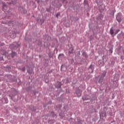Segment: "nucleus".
Returning a JSON list of instances; mask_svg holds the SVG:
<instances>
[{
	"instance_id": "7ed1b4c3",
	"label": "nucleus",
	"mask_w": 124,
	"mask_h": 124,
	"mask_svg": "<svg viewBox=\"0 0 124 124\" xmlns=\"http://www.w3.org/2000/svg\"><path fill=\"white\" fill-rule=\"evenodd\" d=\"M122 14L121 13H118V15L117 16H116V19L117 20L118 22L119 23H121L122 21Z\"/></svg>"
},
{
	"instance_id": "f3484780",
	"label": "nucleus",
	"mask_w": 124,
	"mask_h": 124,
	"mask_svg": "<svg viewBox=\"0 0 124 124\" xmlns=\"http://www.w3.org/2000/svg\"><path fill=\"white\" fill-rule=\"evenodd\" d=\"M5 7V6H3V8H4Z\"/></svg>"
},
{
	"instance_id": "9b49d317",
	"label": "nucleus",
	"mask_w": 124,
	"mask_h": 124,
	"mask_svg": "<svg viewBox=\"0 0 124 124\" xmlns=\"http://www.w3.org/2000/svg\"><path fill=\"white\" fill-rule=\"evenodd\" d=\"M74 52V49H71V51L69 52V55H70L71 54L73 53Z\"/></svg>"
},
{
	"instance_id": "f257e3e1",
	"label": "nucleus",
	"mask_w": 124,
	"mask_h": 124,
	"mask_svg": "<svg viewBox=\"0 0 124 124\" xmlns=\"http://www.w3.org/2000/svg\"><path fill=\"white\" fill-rule=\"evenodd\" d=\"M106 72H104L101 75L95 78V81L96 83H102L104 81V78L106 76Z\"/></svg>"
},
{
	"instance_id": "423d86ee",
	"label": "nucleus",
	"mask_w": 124,
	"mask_h": 124,
	"mask_svg": "<svg viewBox=\"0 0 124 124\" xmlns=\"http://www.w3.org/2000/svg\"><path fill=\"white\" fill-rule=\"evenodd\" d=\"M66 70H67L66 67H65V66H62V67H61L62 71H66Z\"/></svg>"
},
{
	"instance_id": "2eb2a0df",
	"label": "nucleus",
	"mask_w": 124,
	"mask_h": 124,
	"mask_svg": "<svg viewBox=\"0 0 124 124\" xmlns=\"http://www.w3.org/2000/svg\"><path fill=\"white\" fill-rule=\"evenodd\" d=\"M48 81H49V80L48 79H46V83H47Z\"/></svg>"
},
{
	"instance_id": "20e7f679",
	"label": "nucleus",
	"mask_w": 124,
	"mask_h": 124,
	"mask_svg": "<svg viewBox=\"0 0 124 124\" xmlns=\"http://www.w3.org/2000/svg\"><path fill=\"white\" fill-rule=\"evenodd\" d=\"M94 69L93 65H90L89 68H88V71L90 73H93V69Z\"/></svg>"
},
{
	"instance_id": "dca6fc26",
	"label": "nucleus",
	"mask_w": 124,
	"mask_h": 124,
	"mask_svg": "<svg viewBox=\"0 0 124 124\" xmlns=\"http://www.w3.org/2000/svg\"><path fill=\"white\" fill-rule=\"evenodd\" d=\"M62 2H63L64 1V0H62Z\"/></svg>"
},
{
	"instance_id": "a211bd4d",
	"label": "nucleus",
	"mask_w": 124,
	"mask_h": 124,
	"mask_svg": "<svg viewBox=\"0 0 124 124\" xmlns=\"http://www.w3.org/2000/svg\"><path fill=\"white\" fill-rule=\"evenodd\" d=\"M49 123H50V121H49Z\"/></svg>"
},
{
	"instance_id": "9d476101",
	"label": "nucleus",
	"mask_w": 124,
	"mask_h": 124,
	"mask_svg": "<svg viewBox=\"0 0 124 124\" xmlns=\"http://www.w3.org/2000/svg\"><path fill=\"white\" fill-rule=\"evenodd\" d=\"M120 31V30H116V32L114 33V35H116V34H117V33H118Z\"/></svg>"
},
{
	"instance_id": "ddd939ff",
	"label": "nucleus",
	"mask_w": 124,
	"mask_h": 124,
	"mask_svg": "<svg viewBox=\"0 0 124 124\" xmlns=\"http://www.w3.org/2000/svg\"><path fill=\"white\" fill-rule=\"evenodd\" d=\"M63 56H64V55H63V54L59 55V58H60L61 57H63Z\"/></svg>"
},
{
	"instance_id": "f03ea898",
	"label": "nucleus",
	"mask_w": 124,
	"mask_h": 124,
	"mask_svg": "<svg viewBox=\"0 0 124 124\" xmlns=\"http://www.w3.org/2000/svg\"><path fill=\"white\" fill-rule=\"evenodd\" d=\"M81 93H82V91L81 90L77 89V90L75 91L74 94L75 95V96L79 97L81 96Z\"/></svg>"
},
{
	"instance_id": "6e6552de",
	"label": "nucleus",
	"mask_w": 124,
	"mask_h": 124,
	"mask_svg": "<svg viewBox=\"0 0 124 124\" xmlns=\"http://www.w3.org/2000/svg\"><path fill=\"white\" fill-rule=\"evenodd\" d=\"M57 83H58V85H57V86H56V87L57 88H58V89L61 88V83L58 82Z\"/></svg>"
},
{
	"instance_id": "1a4fd4ad",
	"label": "nucleus",
	"mask_w": 124,
	"mask_h": 124,
	"mask_svg": "<svg viewBox=\"0 0 124 124\" xmlns=\"http://www.w3.org/2000/svg\"><path fill=\"white\" fill-rule=\"evenodd\" d=\"M81 121L80 119L77 120V124H81Z\"/></svg>"
},
{
	"instance_id": "0eeeda50",
	"label": "nucleus",
	"mask_w": 124,
	"mask_h": 124,
	"mask_svg": "<svg viewBox=\"0 0 124 124\" xmlns=\"http://www.w3.org/2000/svg\"><path fill=\"white\" fill-rule=\"evenodd\" d=\"M110 34L111 35H114V30L112 29H110Z\"/></svg>"
},
{
	"instance_id": "4468645a",
	"label": "nucleus",
	"mask_w": 124,
	"mask_h": 124,
	"mask_svg": "<svg viewBox=\"0 0 124 124\" xmlns=\"http://www.w3.org/2000/svg\"><path fill=\"white\" fill-rule=\"evenodd\" d=\"M25 67H23V68H22V71H25Z\"/></svg>"
},
{
	"instance_id": "39448f33",
	"label": "nucleus",
	"mask_w": 124,
	"mask_h": 124,
	"mask_svg": "<svg viewBox=\"0 0 124 124\" xmlns=\"http://www.w3.org/2000/svg\"><path fill=\"white\" fill-rule=\"evenodd\" d=\"M106 113L104 112L103 114H100V118H103L104 117H106Z\"/></svg>"
},
{
	"instance_id": "f8f14e48",
	"label": "nucleus",
	"mask_w": 124,
	"mask_h": 124,
	"mask_svg": "<svg viewBox=\"0 0 124 124\" xmlns=\"http://www.w3.org/2000/svg\"><path fill=\"white\" fill-rule=\"evenodd\" d=\"M61 15V14L60 13H57V14H56V17L58 18V17Z\"/></svg>"
}]
</instances>
